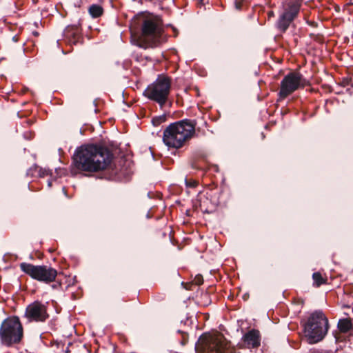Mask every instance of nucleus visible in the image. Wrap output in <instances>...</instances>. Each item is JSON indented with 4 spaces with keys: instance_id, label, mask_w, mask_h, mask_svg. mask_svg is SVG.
<instances>
[{
    "instance_id": "obj_26",
    "label": "nucleus",
    "mask_w": 353,
    "mask_h": 353,
    "mask_svg": "<svg viewBox=\"0 0 353 353\" xmlns=\"http://www.w3.org/2000/svg\"><path fill=\"white\" fill-rule=\"evenodd\" d=\"M72 2L74 8H80L82 3V0H72Z\"/></svg>"
},
{
    "instance_id": "obj_2",
    "label": "nucleus",
    "mask_w": 353,
    "mask_h": 353,
    "mask_svg": "<svg viewBox=\"0 0 353 353\" xmlns=\"http://www.w3.org/2000/svg\"><path fill=\"white\" fill-rule=\"evenodd\" d=\"M303 325L304 336L310 344L321 341L330 329L328 319L322 310L310 314Z\"/></svg>"
},
{
    "instance_id": "obj_11",
    "label": "nucleus",
    "mask_w": 353,
    "mask_h": 353,
    "mask_svg": "<svg viewBox=\"0 0 353 353\" xmlns=\"http://www.w3.org/2000/svg\"><path fill=\"white\" fill-rule=\"evenodd\" d=\"M196 121L184 119L171 123L166 126L163 132H196Z\"/></svg>"
},
{
    "instance_id": "obj_24",
    "label": "nucleus",
    "mask_w": 353,
    "mask_h": 353,
    "mask_svg": "<svg viewBox=\"0 0 353 353\" xmlns=\"http://www.w3.org/2000/svg\"><path fill=\"white\" fill-rule=\"evenodd\" d=\"M313 353H339L337 350H316Z\"/></svg>"
},
{
    "instance_id": "obj_18",
    "label": "nucleus",
    "mask_w": 353,
    "mask_h": 353,
    "mask_svg": "<svg viewBox=\"0 0 353 353\" xmlns=\"http://www.w3.org/2000/svg\"><path fill=\"white\" fill-rule=\"evenodd\" d=\"M312 279L314 281V285L316 287H319L323 284L326 283V279H324L321 274L319 272H314L312 274Z\"/></svg>"
},
{
    "instance_id": "obj_4",
    "label": "nucleus",
    "mask_w": 353,
    "mask_h": 353,
    "mask_svg": "<svg viewBox=\"0 0 353 353\" xmlns=\"http://www.w3.org/2000/svg\"><path fill=\"white\" fill-rule=\"evenodd\" d=\"M23 336V327L19 318L17 316L4 319L0 327L1 343L9 347L21 341Z\"/></svg>"
},
{
    "instance_id": "obj_38",
    "label": "nucleus",
    "mask_w": 353,
    "mask_h": 353,
    "mask_svg": "<svg viewBox=\"0 0 353 353\" xmlns=\"http://www.w3.org/2000/svg\"><path fill=\"white\" fill-rule=\"evenodd\" d=\"M341 93V91H339L338 92H336L337 94H339Z\"/></svg>"
},
{
    "instance_id": "obj_21",
    "label": "nucleus",
    "mask_w": 353,
    "mask_h": 353,
    "mask_svg": "<svg viewBox=\"0 0 353 353\" xmlns=\"http://www.w3.org/2000/svg\"><path fill=\"white\" fill-rule=\"evenodd\" d=\"M37 170H38V172H37V176L44 177L45 176H47L49 174V171L46 169H43L41 168L38 167Z\"/></svg>"
},
{
    "instance_id": "obj_33",
    "label": "nucleus",
    "mask_w": 353,
    "mask_h": 353,
    "mask_svg": "<svg viewBox=\"0 0 353 353\" xmlns=\"http://www.w3.org/2000/svg\"><path fill=\"white\" fill-rule=\"evenodd\" d=\"M191 167H192L193 169H194V168H196V165H195L194 163H192V164H191Z\"/></svg>"
},
{
    "instance_id": "obj_29",
    "label": "nucleus",
    "mask_w": 353,
    "mask_h": 353,
    "mask_svg": "<svg viewBox=\"0 0 353 353\" xmlns=\"http://www.w3.org/2000/svg\"><path fill=\"white\" fill-rule=\"evenodd\" d=\"M25 122L28 125H31L34 123L33 120L30 119H26Z\"/></svg>"
},
{
    "instance_id": "obj_14",
    "label": "nucleus",
    "mask_w": 353,
    "mask_h": 353,
    "mask_svg": "<svg viewBox=\"0 0 353 353\" xmlns=\"http://www.w3.org/2000/svg\"><path fill=\"white\" fill-rule=\"evenodd\" d=\"M244 345L248 348H256L261 345V334L259 330L252 329L242 338Z\"/></svg>"
},
{
    "instance_id": "obj_10",
    "label": "nucleus",
    "mask_w": 353,
    "mask_h": 353,
    "mask_svg": "<svg viewBox=\"0 0 353 353\" xmlns=\"http://www.w3.org/2000/svg\"><path fill=\"white\" fill-rule=\"evenodd\" d=\"M161 32V28L154 21L143 19L141 34L145 39L152 43L159 41Z\"/></svg>"
},
{
    "instance_id": "obj_37",
    "label": "nucleus",
    "mask_w": 353,
    "mask_h": 353,
    "mask_svg": "<svg viewBox=\"0 0 353 353\" xmlns=\"http://www.w3.org/2000/svg\"><path fill=\"white\" fill-rule=\"evenodd\" d=\"M341 93V91H339L338 92H336L337 94H339Z\"/></svg>"
},
{
    "instance_id": "obj_22",
    "label": "nucleus",
    "mask_w": 353,
    "mask_h": 353,
    "mask_svg": "<svg viewBox=\"0 0 353 353\" xmlns=\"http://www.w3.org/2000/svg\"><path fill=\"white\" fill-rule=\"evenodd\" d=\"M185 185L188 188H195L198 183L195 180H188L187 179H185Z\"/></svg>"
},
{
    "instance_id": "obj_23",
    "label": "nucleus",
    "mask_w": 353,
    "mask_h": 353,
    "mask_svg": "<svg viewBox=\"0 0 353 353\" xmlns=\"http://www.w3.org/2000/svg\"><path fill=\"white\" fill-rule=\"evenodd\" d=\"M244 1V0H235L234 1V8L237 10H241L242 8V3Z\"/></svg>"
},
{
    "instance_id": "obj_36",
    "label": "nucleus",
    "mask_w": 353,
    "mask_h": 353,
    "mask_svg": "<svg viewBox=\"0 0 353 353\" xmlns=\"http://www.w3.org/2000/svg\"><path fill=\"white\" fill-rule=\"evenodd\" d=\"M265 137L264 134H262V139H263Z\"/></svg>"
},
{
    "instance_id": "obj_6",
    "label": "nucleus",
    "mask_w": 353,
    "mask_h": 353,
    "mask_svg": "<svg viewBox=\"0 0 353 353\" xmlns=\"http://www.w3.org/2000/svg\"><path fill=\"white\" fill-rule=\"evenodd\" d=\"M20 268L33 279L46 283L54 281L57 275V271L55 269L46 265H34L31 263H21Z\"/></svg>"
},
{
    "instance_id": "obj_7",
    "label": "nucleus",
    "mask_w": 353,
    "mask_h": 353,
    "mask_svg": "<svg viewBox=\"0 0 353 353\" xmlns=\"http://www.w3.org/2000/svg\"><path fill=\"white\" fill-rule=\"evenodd\" d=\"M305 83V79L301 73L289 72L281 81V89L279 92V99H284L300 88H303Z\"/></svg>"
},
{
    "instance_id": "obj_20",
    "label": "nucleus",
    "mask_w": 353,
    "mask_h": 353,
    "mask_svg": "<svg viewBox=\"0 0 353 353\" xmlns=\"http://www.w3.org/2000/svg\"><path fill=\"white\" fill-rule=\"evenodd\" d=\"M94 130L93 126L90 124H85L84 126H82L79 128V132H85L86 131H90V132H93Z\"/></svg>"
},
{
    "instance_id": "obj_25",
    "label": "nucleus",
    "mask_w": 353,
    "mask_h": 353,
    "mask_svg": "<svg viewBox=\"0 0 353 353\" xmlns=\"http://www.w3.org/2000/svg\"><path fill=\"white\" fill-rule=\"evenodd\" d=\"M203 277L201 275H196L195 279H194V282L196 285H201L203 283Z\"/></svg>"
},
{
    "instance_id": "obj_27",
    "label": "nucleus",
    "mask_w": 353,
    "mask_h": 353,
    "mask_svg": "<svg viewBox=\"0 0 353 353\" xmlns=\"http://www.w3.org/2000/svg\"><path fill=\"white\" fill-rule=\"evenodd\" d=\"M178 332H181L183 334V339H182V341H181V344L182 345H185L187 342V339H186V334H185V332L184 331H181V330H178L177 331Z\"/></svg>"
},
{
    "instance_id": "obj_31",
    "label": "nucleus",
    "mask_w": 353,
    "mask_h": 353,
    "mask_svg": "<svg viewBox=\"0 0 353 353\" xmlns=\"http://www.w3.org/2000/svg\"><path fill=\"white\" fill-rule=\"evenodd\" d=\"M48 185L49 187H51V185H52V181H50V180H49V181H48Z\"/></svg>"
},
{
    "instance_id": "obj_1",
    "label": "nucleus",
    "mask_w": 353,
    "mask_h": 353,
    "mask_svg": "<svg viewBox=\"0 0 353 353\" xmlns=\"http://www.w3.org/2000/svg\"><path fill=\"white\" fill-rule=\"evenodd\" d=\"M72 159V163L77 170L97 172L108 166L111 162L112 154L105 147L90 144L77 148Z\"/></svg>"
},
{
    "instance_id": "obj_13",
    "label": "nucleus",
    "mask_w": 353,
    "mask_h": 353,
    "mask_svg": "<svg viewBox=\"0 0 353 353\" xmlns=\"http://www.w3.org/2000/svg\"><path fill=\"white\" fill-rule=\"evenodd\" d=\"M63 36L72 44H77L82 39L80 23L68 25L63 31Z\"/></svg>"
},
{
    "instance_id": "obj_28",
    "label": "nucleus",
    "mask_w": 353,
    "mask_h": 353,
    "mask_svg": "<svg viewBox=\"0 0 353 353\" xmlns=\"http://www.w3.org/2000/svg\"><path fill=\"white\" fill-rule=\"evenodd\" d=\"M350 79H343L342 80V81L340 83V85L342 86V87H345L347 85H348V84L350 83Z\"/></svg>"
},
{
    "instance_id": "obj_32",
    "label": "nucleus",
    "mask_w": 353,
    "mask_h": 353,
    "mask_svg": "<svg viewBox=\"0 0 353 353\" xmlns=\"http://www.w3.org/2000/svg\"><path fill=\"white\" fill-rule=\"evenodd\" d=\"M23 132H29V133H31V132H34L33 130H26V131H24Z\"/></svg>"
},
{
    "instance_id": "obj_9",
    "label": "nucleus",
    "mask_w": 353,
    "mask_h": 353,
    "mask_svg": "<svg viewBox=\"0 0 353 353\" xmlns=\"http://www.w3.org/2000/svg\"><path fill=\"white\" fill-rule=\"evenodd\" d=\"M203 340L202 344L203 353H224L226 345L223 336L208 335Z\"/></svg>"
},
{
    "instance_id": "obj_19",
    "label": "nucleus",
    "mask_w": 353,
    "mask_h": 353,
    "mask_svg": "<svg viewBox=\"0 0 353 353\" xmlns=\"http://www.w3.org/2000/svg\"><path fill=\"white\" fill-rule=\"evenodd\" d=\"M38 165H34L32 167L30 168L26 172V175L28 176H37L38 172Z\"/></svg>"
},
{
    "instance_id": "obj_15",
    "label": "nucleus",
    "mask_w": 353,
    "mask_h": 353,
    "mask_svg": "<svg viewBox=\"0 0 353 353\" xmlns=\"http://www.w3.org/2000/svg\"><path fill=\"white\" fill-rule=\"evenodd\" d=\"M337 327L341 332L347 333L353 329V323L350 319H341L338 321Z\"/></svg>"
},
{
    "instance_id": "obj_35",
    "label": "nucleus",
    "mask_w": 353,
    "mask_h": 353,
    "mask_svg": "<svg viewBox=\"0 0 353 353\" xmlns=\"http://www.w3.org/2000/svg\"><path fill=\"white\" fill-rule=\"evenodd\" d=\"M188 321H189V319H186V321H185V324L186 323H188Z\"/></svg>"
},
{
    "instance_id": "obj_34",
    "label": "nucleus",
    "mask_w": 353,
    "mask_h": 353,
    "mask_svg": "<svg viewBox=\"0 0 353 353\" xmlns=\"http://www.w3.org/2000/svg\"><path fill=\"white\" fill-rule=\"evenodd\" d=\"M150 194H151L150 192L148 193V196L150 197Z\"/></svg>"
},
{
    "instance_id": "obj_17",
    "label": "nucleus",
    "mask_w": 353,
    "mask_h": 353,
    "mask_svg": "<svg viewBox=\"0 0 353 353\" xmlns=\"http://www.w3.org/2000/svg\"><path fill=\"white\" fill-rule=\"evenodd\" d=\"M88 12L92 18H98L103 13V8L99 4H92L88 8Z\"/></svg>"
},
{
    "instance_id": "obj_3",
    "label": "nucleus",
    "mask_w": 353,
    "mask_h": 353,
    "mask_svg": "<svg viewBox=\"0 0 353 353\" xmlns=\"http://www.w3.org/2000/svg\"><path fill=\"white\" fill-rule=\"evenodd\" d=\"M170 79L163 75H159L158 78L143 91V96L157 102L161 109L168 101L170 90Z\"/></svg>"
},
{
    "instance_id": "obj_8",
    "label": "nucleus",
    "mask_w": 353,
    "mask_h": 353,
    "mask_svg": "<svg viewBox=\"0 0 353 353\" xmlns=\"http://www.w3.org/2000/svg\"><path fill=\"white\" fill-rule=\"evenodd\" d=\"M47 305L41 301H35L29 304L24 313L23 317L28 323H43L48 318L49 314L47 311Z\"/></svg>"
},
{
    "instance_id": "obj_5",
    "label": "nucleus",
    "mask_w": 353,
    "mask_h": 353,
    "mask_svg": "<svg viewBox=\"0 0 353 353\" xmlns=\"http://www.w3.org/2000/svg\"><path fill=\"white\" fill-rule=\"evenodd\" d=\"M303 0H282L283 12L276 21V28L285 32L298 17Z\"/></svg>"
},
{
    "instance_id": "obj_30",
    "label": "nucleus",
    "mask_w": 353,
    "mask_h": 353,
    "mask_svg": "<svg viewBox=\"0 0 353 353\" xmlns=\"http://www.w3.org/2000/svg\"><path fill=\"white\" fill-rule=\"evenodd\" d=\"M168 26H170V27H171L172 28L173 31L175 33L174 36L176 37L177 35V33H178L177 30L171 24H168Z\"/></svg>"
},
{
    "instance_id": "obj_16",
    "label": "nucleus",
    "mask_w": 353,
    "mask_h": 353,
    "mask_svg": "<svg viewBox=\"0 0 353 353\" xmlns=\"http://www.w3.org/2000/svg\"><path fill=\"white\" fill-rule=\"evenodd\" d=\"M167 119V117L165 114H163L160 116H156L154 117L152 120V124L154 128H155V132H163V126L161 125V124L164 122H165Z\"/></svg>"
},
{
    "instance_id": "obj_12",
    "label": "nucleus",
    "mask_w": 353,
    "mask_h": 353,
    "mask_svg": "<svg viewBox=\"0 0 353 353\" xmlns=\"http://www.w3.org/2000/svg\"><path fill=\"white\" fill-rule=\"evenodd\" d=\"M163 141L169 148H179L195 134H163Z\"/></svg>"
}]
</instances>
